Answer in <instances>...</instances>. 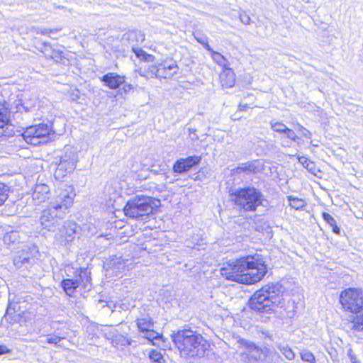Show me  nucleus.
I'll return each mask as SVG.
<instances>
[{
  "label": "nucleus",
  "instance_id": "31",
  "mask_svg": "<svg viewBox=\"0 0 363 363\" xmlns=\"http://www.w3.org/2000/svg\"><path fill=\"white\" fill-rule=\"evenodd\" d=\"M9 186L0 181V206H3L9 199Z\"/></svg>",
  "mask_w": 363,
  "mask_h": 363
},
{
  "label": "nucleus",
  "instance_id": "46",
  "mask_svg": "<svg viewBox=\"0 0 363 363\" xmlns=\"http://www.w3.org/2000/svg\"><path fill=\"white\" fill-rule=\"evenodd\" d=\"M240 21L244 24H250V16L247 13L241 14L240 15Z\"/></svg>",
  "mask_w": 363,
  "mask_h": 363
},
{
  "label": "nucleus",
  "instance_id": "23",
  "mask_svg": "<svg viewBox=\"0 0 363 363\" xmlns=\"http://www.w3.org/2000/svg\"><path fill=\"white\" fill-rule=\"evenodd\" d=\"M260 173L264 176L271 175L272 168L269 162L262 160H255L251 162V172Z\"/></svg>",
  "mask_w": 363,
  "mask_h": 363
},
{
  "label": "nucleus",
  "instance_id": "9",
  "mask_svg": "<svg viewBox=\"0 0 363 363\" xmlns=\"http://www.w3.org/2000/svg\"><path fill=\"white\" fill-rule=\"evenodd\" d=\"M340 302L345 311L359 313L363 308V295L360 289L348 288L340 295Z\"/></svg>",
  "mask_w": 363,
  "mask_h": 363
},
{
  "label": "nucleus",
  "instance_id": "51",
  "mask_svg": "<svg viewBox=\"0 0 363 363\" xmlns=\"http://www.w3.org/2000/svg\"><path fill=\"white\" fill-rule=\"evenodd\" d=\"M9 319H11V320H10V322H12L13 318H11V317H10V316H9Z\"/></svg>",
  "mask_w": 363,
  "mask_h": 363
},
{
  "label": "nucleus",
  "instance_id": "3",
  "mask_svg": "<svg viewBox=\"0 0 363 363\" xmlns=\"http://www.w3.org/2000/svg\"><path fill=\"white\" fill-rule=\"evenodd\" d=\"M283 292V286L279 283L267 284L251 296V311L265 312L272 311L278 304Z\"/></svg>",
  "mask_w": 363,
  "mask_h": 363
},
{
  "label": "nucleus",
  "instance_id": "38",
  "mask_svg": "<svg viewBox=\"0 0 363 363\" xmlns=\"http://www.w3.org/2000/svg\"><path fill=\"white\" fill-rule=\"evenodd\" d=\"M300 357L301 359L306 362L309 363H315V358L314 354L307 350H303L300 352Z\"/></svg>",
  "mask_w": 363,
  "mask_h": 363
},
{
  "label": "nucleus",
  "instance_id": "25",
  "mask_svg": "<svg viewBox=\"0 0 363 363\" xmlns=\"http://www.w3.org/2000/svg\"><path fill=\"white\" fill-rule=\"evenodd\" d=\"M67 331H55L52 334L46 335L45 342L50 345H57L58 343L66 338Z\"/></svg>",
  "mask_w": 363,
  "mask_h": 363
},
{
  "label": "nucleus",
  "instance_id": "13",
  "mask_svg": "<svg viewBox=\"0 0 363 363\" xmlns=\"http://www.w3.org/2000/svg\"><path fill=\"white\" fill-rule=\"evenodd\" d=\"M127 39L130 43L133 52L138 58L147 62H153L155 57L152 55L146 53L143 50L135 46L138 43H142L145 40V35L140 30H133L127 33Z\"/></svg>",
  "mask_w": 363,
  "mask_h": 363
},
{
  "label": "nucleus",
  "instance_id": "1",
  "mask_svg": "<svg viewBox=\"0 0 363 363\" xmlns=\"http://www.w3.org/2000/svg\"><path fill=\"white\" fill-rule=\"evenodd\" d=\"M55 198L49 206L44 209L40 217L41 226L48 231L55 232L60 229L62 221L68 213L76 196L72 186L62 185L56 190Z\"/></svg>",
  "mask_w": 363,
  "mask_h": 363
},
{
  "label": "nucleus",
  "instance_id": "26",
  "mask_svg": "<svg viewBox=\"0 0 363 363\" xmlns=\"http://www.w3.org/2000/svg\"><path fill=\"white\" fill-rule=\"evenodd\" d=\"M137 325L140 332L143 333L150 328H153L154 323L152 318L148 316H144L137 319Z\"/></svg>",
  "mask_w": 363,
  "mask_h": 363
},
{
  "label": "nucleus",
  "instance_id": "2",
  "mask_svg": "<svg viewBox=\"0 0 363 363\" xmlns=\"http://www.w3.org/2000/svg\"><path fill=\"white\" fill-rule=\"evenodd\" d=\"M172 339L182 355L188 357H203L210 347L201 334L187 327L172 334Z\"/></svg>",
  "mask_w": 363,
  "mask_h": 363
},
{
  "label": "nucleus",
  "instance_id": "47",
  "mask_svg": "<svg viewBox=\"0 0 363 363\" xmlns=\"http://www.w3.org/2000/svg\"><path fill=\"white\" fill-rule=\"evenodd\" d=\"M123 85V86L122 89L124 91V93H128L133 89V86H132V84H127V83H125V82H124V84Z\"/></svg>",
  "mask_w": 363,
  "mask_h": 363
},
{
  "label": "nucleus",
  "instance_id": "49",
  "mask_svg": "<svg viewBox=\"0 0 363 363\" xmlns=\"http://www.w3.org/2000/svg\"><path fill=\"white\" fill-rule=\"evenodd\" d=\"M37 33L42 35H49V28H39Z\"/></svg>",
  "mask_w": 363,
  "mask_h": 363
},
{
  "label": "nucleus",
  "instance_id": "28",
  "mask_svg": "<svg viewBox=\"0 0 363 363\" xmlns=\"http://www.w3.org/2000/svg\"><path fill=\"white\" fill-rule=\"evenodd\" d=\"M323 219L332 228V231L336 234H340V228L337 225L335 218L328 213H322Z\"/></svg>",
  "mask_w": 363,
  "mask_h": 363
},
{
  "label": "nucleus",
  "instance_id": "34",
  "mask_svg": "<svg viewBox=\"0 0 363 363\" xmlns=\"http://www.w3.org/2000/svg\"><path fill=\"white\" fill-rule=\"evenodd\" d=\"M298 162H300L306 169H307L309 172L315 174V164L309 160L307 157L304 156L298 157Z\"/></svg>",
  "mask_w": 363,
  "mask_h": 363
},
{
  "label": "nucleus",
  "instance_id": "54",
  "mask_svg": "<svg viewBox=\"0 0 363 363\" xmlns=\"http://www.w3.org/2000/svg\"><path fill=\"white\" fill-rule=\"evenodd\" d=\"M306 3H308L309 0H303Z\"/></svg>",
  "mask_w": 363,
  "mask_h": 363
},
{
  "label": "nucleus",
  "instance_id": "4",
  "mask_svg": "<svg viewBox=\"0 0 363 363\" xmlns=\"http://www.w3.org/2000/svg\"><path fill=\"white\" fill-rule=\"evenodd\" d=\"M67 278L61 281V286L66 295L72 296L77 289L89 291L91 288V272L88 268H74L67 267L65 269Z\"/></svg>",
  "mask_w": 363,
  "mask_h": 363
},
{
  "label": "nucleus",
  "instance_id": "15",
  "mask_svg": "<svg viewBox=\"0 0 363 363\" xmlns=\"http://www.w3.org/2000/svg\"><path fill=\"white\" fill-rule=\"evenodd\" d=\"M269 206V201L267 196L259 189L251 186V212L257 211L260 207V211L264 213L268 210Z\"/></svg>",
  "mask_w": 363,
  "mask_h": 363
},
{
  "label": "nucleus",
  "instance_id": "53",
  "mask_svg": "<svg viewBox=\"0 0 363 363\" xmlns=\"http://www.w3.org/2000/svg\"><path fill=\"white\" fill-rule=\"evenodd\" d=\"M9 319H11V320H10V322H12L13 318H11V317H10V316H9Z\"/></svg>",
  "mask_w": 363,
  "mask_h": 363
},
{
  "label": "nucleus",
  "instance_id": "27",
  "mask_svg": "<svg viewBox=\"0 0 363 363\" xmlns=\"http://www.w3.org/2000/svg\"><path fill=\"white\" fill-rule=\"evenodd\" d=\"M286 199L289 206L296 210H301L306 206V202L302 199L293 196H287Z\"/></svg>",
  "mask_w": 363,
  "mask_h": 363
},
{
  "label": "nucleus",
  "instance_id": "11",
  "mask_svg": "<svg viewBox=\"0 0 363 363\" xmlns=\"http://www.w3.org/2000/svg\"><path fill=\"white\" fill-rule=\"evenodd\" d=\"M35 48L42 52L46 58L52 59L56 63L67 65L69 60L65 57L64 52L57 46L52 45L50 43L35 41Z\"/></svg>",
  "mask_w": 363,
  "mask_h": 363
},
{
  "label": "nucleus",
  "instance_id": "45",
  "mask_svg": "<svg viewBox=\"0 0 363 363\" xmlns=\"http://www.w3.org/2000/svg\"><path fill=\"white\" fill-rule=\"evenodd\" d=\"M347 356L352 363H360L359 360L357 359L355 354L353 352V350L351 348L348 349L347 350Z\"/></svg>",
  "mask_w": 363,
  "mask_h": 363
},
{
  "label": "nucleus",
  "instance_id": "18",
  "mask_svg": "<svg viewBox=\"0 0 363 363\" xmlns=\"http://www.w3.org/2000/svg\"><path fill=\"white\" fill-rule=\"evenodd\" d=\"M35 252H38V249L35 245L29 247L28 251L23 250L21 255L14 257L13 260V264L17 268L27 267L28 264H32V262L34 260L33 256Z\"/></svg>",
  "mask_w": 363,
  "mask_h": 363
},
{
  "label": "nucleus",
  "instance_id": "42",
  "mask_svg": "<svg viewBox=\"0 0 363 363\" xmlns=\"http://www.w3.org/2000/svg\"><path fill=\"white\" fill-rule=\"evenodd\" d=\"M246 345H247V347L245 349H243L242 350L240 351L239 354H240V359L244 362V363H249L250 362V354H249V350H248V343L246 342Z\"/></svg>",
  "mask_w": 363,
  "mask_h": 363
},
{
  "label": "nucleus",
  "instance_id": "22",
  "mask_svg": "<svg viewBox=\"0 0 363 363\" xmlns=\"http://www.w3.org/2000/svg\"><path fill=\"white\" fill-rule=\"evenodd\" d=\"M269 362L268 350L259 349L251 342V363H267Z\"/></svg>",
  "mask_w": 363,
  "mask_h": 363
},
{
  "label": "nucleus",
  "instance_id": "44",
  "mask_svg": "<svg viewBox=\"0 0 363 363\" xmlns=\"http://www.w3.org/2000/svg\"><path fill=\"white\" fill-rule=\"evenodd\" d=\"M284 134L286 135L287 138L292 141L296 142V140L298 139V137L296 135L295 131L289 128H287V130H286Z\"/></svg>",
  "mask_w": 363,
  "mask_h": 363
},
{
  "label": "nucleus",
  "instance_id": "56",
  "mask_svg": "<svg viewBox=\"0 0 363 363\" xmlns=\"http://www.w3.org/2000/svg\"><path fill=\"white\" fill-rule=\"evenodd\" d=\"M283 146H287V147H289V145L287 144V145H283Z\"/></svg>",
  "mask_w": 363,
  "mask_h": 363
},
{
  "label": "nucleus",
  "instance_id": "55",
  "mask_svg": "<svg viewBox=\"0 0 363 363\" xmlns=\"http://www.w3.org/2000/svg\"><path fill=\"white\" fill-rule=\"evenodd\" d=\"M6 315L9 316V310L6 311Z\"/></svg>",
  "mask_w": 363,
  "mask_h": 363
},
{
  "label": "nucleus",
  "instance_id": "41",
  "mask_svg": "<svg viewBox=\"0 0 363 363\" xmlns=\"http://www.w3.org/2000/svg\"><path fill=\"white\" fill-rule=\"evenodd\" d=\"M143 333L144 337L148 339L149 340H153L155 339H157L160 336L159 333L153 330V328L145 330V332H143Z\"/></svg>",
  "mask_w": 363,
  "mask_h": 363
},
{
  "label": "nucleus",
  "instance_id": "24",
  "mask_svg": "<svg viewBox=\"0 0 363 363\" xmlns=\"http://www.w3.org/2000/svg\"><path fill=\"white\" fill-rule=\"evenodd\" d=\"M220 83L224 88H230L235 82V74L232 69L225 67L220 74Z\"/></svg>",
  "mask_w": 363,
  "mask_h": 363
},
{
  "label": "nucleus",
  "instance_id": "33",
  "mask_svg": "<svg viewBox=\"0 0 363 363\" xmlns=\"http://www.w3.org/2000/svg\"><path fill=\"white\" fill-rule=\"evenodd\" d=\"M194 35L197 42L202 45L205 49L209 52L212 51V48L208 44V38L206 35L199 33H194Z\"/></svg>",
  "mask_w": 363,
  "mask_h": 363
},
{
  "label": "nucleus",
  "instance_id": "21",
  "mask_svg": "<svg viewBox=\"0 0 363 363\" xmlns=\"http://www.w3.org/2000/svg\"><path fill=\"white\" fill-rule=\"evenodd\" d=\"M49 192L50 188L47 184H36L32 194V198L34 203L35 205H40L45 202L48 199Z\"/></svg>",
  "mask_w": 363,
  "mask_h": 363
},
{
  "label": "nucleus",
  "instance_id": "16",
  "mask_svg": "<svg viewBox=\"0 0 363 363\" xmlns=\"http://www.w3.org/2000/svg\"><path fill=\"white\" fill-rule=\"evenodd\" d=\"M103 336L111 341V344L114 347L127 346L130 345V340L125 335L118 333L116 329L106 327L101 330Z\"/></svg>",
  "mask_w": 363,
  "mask_h": 363
},
{
  "label": "nucleus",
  "instance_id": "14",
  "mask_svg": "<svg viewBox=\"0 0 363 363\" xmlns=\"http://www.w3.org/2000/svg\"><path fill=\"white\" fill-rule=\"evenodd\" d=\"M13 135V125L10 123L9 111L0 103V138L6 140Z\"/></svg>",
  "mask_w": 363,
  "mask_h": 363
},
{
  "label": "nucleus",
  "instance_id": "35",
  "mask_svg": "<svg viewBox=\"0 0 363 363\" xmlns=\"http://www.w3.org/2000/svg\"><path fill=\"white\" fill-rule=\"evenodd\" d=\"M256 231L263 233L269 228L268 223L264 218H259L254 221V225L252 226Z\"/></svg>",
  "mask_w": 363,
  "mask_h": 363
},
{
  "label": "nucleus",
  "instance_id": "50",
  "mask_svg": "<svg viewBox=\"0 0 363 363\" xmlns=\"http://www.w3.org/2000/svg\"><path fill=\"white\" fill-rule=\"evenodd\" d=\"M60 30V29L55 28V29H49V35L52 33H55Z\"/></svg>",
  "mask_w": 363,
  "mask_h": 363
},
{
  "label": "nucleus",
  "instance_id": "10",
  "mask_svg": "<svg viewBox=\"0 0 363 363\" xmlns=\"http://www.w3.org/2000/svg\"><path fill=\"white\" fill-rule=\"evenodd\" d=\"M78 162V155L74 151H66L60 157L57 167L55 172V177L57 179H62L67 175L71 174L76 168Z\"/></svg>",
  "mask_w": 363,
  "mask_h": 363
},
{
  "label": "nucleus",
  "instance_id": "40",
  "mask_svg": "<svg viewBox=\"0 0 363 363\" xmlns=\"http://www.w3.org/2000/svg\"><path fill=\"white\" fill-rule=\"evenodd\" d=\"M149 357L152 362L157 363H161V360L162 359V354L155 350L150 351Z\"/></svg>",
  "mask_w": 363,
  "mask_h": 363
},
{
  "label": "nucleus",
  "instance_id": "32",
  "mask_svg": "<svg viewBox=\"0 0 363 363\" xmlns=\"http://www.w3.org/2000/svg\"><path fill=\"white\" fill-rule=\"evenodd\" d=\"M11 108L15 110L16 112L21 113L30 111V108L24 105L22 99H18L13 101Z\"/></svg>",
  "mask_w": 363,
  "mask_h": 363
},
{
  "label": "nucleus",
  "instance_id": "43",
  "mask_svg": "<svg viewBox=\"0 0 363 363\" xmlns=\"http://www.w3.org/2000/svg\"><path fill=\"white\" fill-rule=\"evenodd\" d=\"M298 128L297 131L304 138L310 139L312 136V133L306 128L302 126L301 125H298Z\"/></svg>",
  "mask_w": 363,
  "mask_h": 363
},
{
  "label": "nucleus",
  "instance_id": "20",
  "mask_svg": "<svg viewBox=\"0 0 363 363\" xmlns=\"http://www.w3.org/2000/svg\"><path fill=\"white\" fill-rule=\"evenodd\" d=\"M230 199L236 205L242 206L247 211L250 210V187L232 192L230 194Z\"/></svg>",
  "mask_w": 363,
  "mask_h": 363
},
{
  "label": "nucleus",
  "instance_id": "8",
  "mask_svg": "<svg viewBox=\"0 0 363 363\" xmlns=\"http://www.w3.org/2000/svg\"><path fill=\"white\" fill-rule=\"evenodd\" d=\"M51 134H54L51 124L40 123L28 127L21 136L28 144L36 146L48 142Z\"/></svg>",
  "mask_w": 363,
  "mask_h": 363
},
{
  "label": "nucleus",
  "instance_id": "37",
  "mask_svg": "<svg viewBox=\"0 0 363 363\" xmlns=\"http://www.w3.org/2000/svg\"><path fill=\"white\" fill-rule=\"evenodd\" d=\"M271 128L277 133H284L287 130V126L281 122L272 121L270 122Z\"/></svg>",
  "mask_w": 363,
  "mask_h": 363
},
{
  "label": "nucleus",
  "instance_id": "36",
  "mask_svg": "<svg viewBox=\"0 0 363 363\" xmlns=\"http://www.w3.org/2000/svg\"><path fill=\"white\" fill-rule=\"evenodd\" d=\"M211 57L213 60L219 65L220 66L223 67V68L226 67V60L225 58L219 52H217L212 50V51H210Z\"/></svg>",
  "mask_w": 363,
  "mask_h": 363
},
{
  "label": "nucleus",
  "instance_id": "48",
  "mask_svg": "<svg viewBox=\"0 0 363 363\" xmlns=\"http://www.w3.org/2000/svg\"><path fill=\"white\" fill-rule=\"evenodd\" d=\"M10 352V350L4 346L0 345V354H9Z\"/></svg>",
  "mask_w": 363,
  "mask_h": 363
},
{
  "label": "nucleus",
  "instance_id": "57",
  "mask_svg": "<svg viewBox=\"0 0 363 363\" xmlns=\"http://www.w3.org/2000/svg\"><path fill=\"white\" fill-rule=\"evenodd\" d=\"M247 304H250V299L247 301Z\"/></svg>",
  "mask_w": 363,
  "mask_h": 363
},
{
  "label": "nucleus",
  "instance_id": "5",
  "mask_svg": "<svg viewBox=\"0 0 363 363\" xmlns=\"http://www.w3.org/2000/svg\"><path fill=\"white\" fill-rule=\"evenodd\" d=\"M160 203V200L152 197L137 196L126 203L123 211L129 218L144 220L159 206Z\"/></svg>",
  "mask_w": 363,
  "mask_h": 363
},
{
  "label": "nucleus",
  "instance_id": "52",
  "mask_svg": "<svg viewBox=\"0 0 363 363\" xmlns=\"http://www.w3.org/2000/svg\"><path fill=\"white\" fill-rule=\"evenodd\" d=\"M9 319H11V320H10V322H12L13 318H11V317H10V316H9Z\"/></svg>",
  "mask_w": 363,
  "mask_h": 363
},
{
  "label": "nucleus",
  "instance_id": "29",
  "mask_svg": "<svg viewBox=\"0 0 363 363\" xmlns=\"http://www.w3.org/2000/svg\"><path fill=\"white\" fill-rule=\"evenodd\" d=\"M277 347L287 359L293 360L295 358V353L288 345L279 344Z\"/></svg>",
  "mask_w": 363,
  "mask_h": 363
},
{
  "label": "nucleus",
  "instance_id": "19",
  "mask_svg": "<svg viewBox=\"0 0 363 363\" xmlns=\"http://www.w3.org/2000/svg\"><path fill=\"white\" fill-rule=\"evenodd\" d=\"M125 77L116 72H108L100 77L104 85L111 89H116L124 84Z\"/></svg>",
  "mask_w": 363,
  "mask_h": 363
},
{
  "label": "nucleus",
  "instance_id": "12",
  "mask_svg": "<svg viewBox=\"0 0 363 363\" xmlns=\"http://www.w3.org/2000/svg\"><path fill=\"white\" fill-rule=\"evenodd\" d=\"M267 273V265L263 255L251 251V284L262 280Z\"/></svg>",
  "mask_w": 363,
  "mask_h": 363
},
{
  "label": "nucleus",
  "instance_id": "39",
  "mask_svg": "<svg viewBox=\"0 0 363 363\" xmlns=\"http://www.w3.org/2000/svg\"><path fill=\"white\" fill-rule=\"evenodd\" d=\"M64 228L65 229V234L69 238H71L73 235L77 233V226L76 223H68L64 226Z\"/></svg>",
  "mask_w": 363,
  "mask_h": 363
},
{
  "label": "nucleus",
  "instance_id": "6",
  "mask_svg": "<svg viewBox=\"0 0 363 363\" xmlns=\"http://www.w3.org/2000/svg\"><path fill=\"white\" fill-rule=\"evenodd\" d=\"M249 270V256H247L224 264L220 268V274L228 280L250 284Z\"/></svg>",
  "mask_w": 363,
  "mask_h": 363
},
{
  "label": "nucleus",
  "instance_id": "30",
  "mask_svg": "<svg viewBox=\"0 0 363 363\" xmlns=\"http://www.w3.org/2000/svg\"><path fill=\"white\" fill-rule=\"evenodd\" d=\"M20 239V233L17 230H11L6 233L4 236V242L8 245L19 242Z\"/></svg>",
  "mask_w": 363,
  "mask_h": 363
},
{
  "label": "nucleus",
  "instance_id": "17",
  "mask_svg": "<svg viewBox=\"0 0 363 363\" xmlns=\"http://www.w3.org/2000/svg\"><path fill=\"white\" fill-rule=\"evenodd\" d=\"M201 157L194 155L186 158H180L177 160L173 166V171L177 174H183L188 172L193 167L199 164Z\"/></svg>",
  "mask_w": 363,
  "mask_h": 363
},
{
  "label": "nucleus",
  "instance_id": "7",
  "mask_svg": "<svg viewBox=\"0 0 363 363\" xmlns=\"http://www.w3.org/2000/svg\"><path fill=\"white\" fill-rule=\"evenodd\" d=\"M179 71L176 61L167 59L160 63L147 65L143 69L140 68L138 73L147 78L171 79Z\"/></svg>",
  "mask_w": 363,
  "mask_h": 363
}]
</instances>
